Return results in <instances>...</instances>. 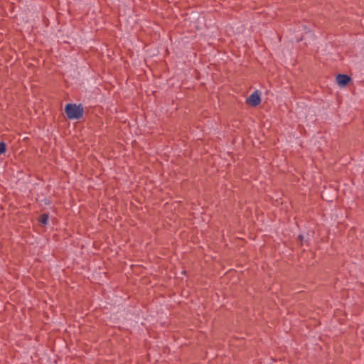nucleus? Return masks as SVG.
<instances>
[{"label":"nucleus","mask_w":364,"mask_h":364,"mask_svg":"<svg viewBox=\"0 0 364 364\" xmlns=\"http://www.w3.org/2000/svg\"><path fill=\"white\" fill-rule=\"evenodd\" d=\"M6 151V144L4 142L0 143V154H2Z\"/></svg>","instance_id":"5"},{"label":"nucleus","mask_w":364,"mask_h":364,"mask_svg":"<svg viewBox=\"0 0 364 364\" xmlns=\"http://www.w3.org/2000/svg\"><path fill=\"white\" fill-rule=\"evenodd\" d=\"M350 77L346 75L339 74L336 77V82L340 86L346 85L350 81Z\"/></svg>","instance_id":"3"},{"label":"nucleus","mask_w":364,"mask_h":364,"mask_svg":"<svg viewBox=\"0 0 364 364\" xmlns=\"http://www.w3.org/2000/svg\"><path fill=\"white\" fill-rule=\"evenodd\" d=\"M65 112L69 119H77L82 117L83 108L80 105L68 104L65 107Z\"/></svg>","instance_id":"1"},{"label":"nucleus","mask_w":364,"mask_h":364,"mask_svg":"<svg viewBox=\"0 0 364 364\" xmlns=\"http://www.w3.org/2000/svg\"><path fill=\"white\" fill-rule=\"evenodd\" d=\"M299 238L301 241H303L304 240V236L303 235H299Z\"/></svg>","instance_id":"7"},{"label":"nucleus","mask_w":364,"mask_h":364,"mask_svg":"<svg viewBox=\"0 0 364 364\" xmlns=\"http://www.w3.org/2000/svg\"><path fill=\"white\" fill-rule=\"evenodd\" d=\"M306 32L304 36L301 38V40L306 41L307 37L311 36V32L309 30L305 28Z\"/></svg>","instance_id":"6"},{"label":"nucleus","mask_w":364,"mask_h":364,"mask_svg":"<svg viewBox=\"0 0 364 364\" xmlns=\"http://www.w3.org/2000/svg\"><path fill=\"white\" fill-rule=\"evenodd\" d=\"M260 102H261L260 96L257 91L253 92L246 100V102L248 105H252V106H257L260 103Z\"/></svg>","instance_id":"2"},{"label":"nucleus","mask_w":364,"mask_h":364,"mask_svg":"<svg viewBox=\"0 0 364 364\" xmlns=\"http://www.w3.org/2000/svg\"><path fill=\"white\" fill-rule=\"evenodd\" d=\"M48 217L46 214H43L39 218V222L42 225H46L48 223Z\"/></svg>","instance_id":"4"}]
</instances>
